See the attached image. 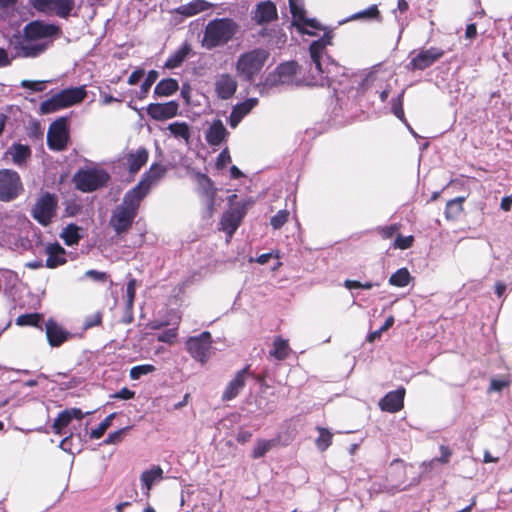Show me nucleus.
I'll return each mask as SVG.
<instances>
[{
	"label": "nucleus",
	"instance_id": "f257e3e1",
	"mask_svg": "<svg viewBox=\"0 0 512 512\" xmlns=\"http://www.w3.org/2000/svg\"><path fill=\"white\" fill-rule=\"evenodd\" d=\"M61 34V29L55 24L34 20L27 23L22 33H14L9 41L15 51V57L36 58L49 47L48 38Z\"/></svg>",
	"mask_w": 512,
	"mask_h": 512
},
{
	"label": "nucleus",
	"instance_id": "f03ea898",
	"mask_svg": "<svg viewBox=\"0 0 512 512\" xmlns=\"http://www.w3.org/2000/svg\"><path fill=\"white\" fill-rule=\"evenodd\" d=\"M239 29V24L232 18H215L205 26L201 45L206 50L223 47L235 38Z\"/></svg>",
	"mask_w": 512,
	"mask_h": 512
},
{
	"label": "nucleus",
	"instance_id": "7ed1b4c3",
	"mask_svg": "<svg viewBox=\"0 0 512 512\" xmlns=\"http://www.w3.org/2000/svg\"><path fill=\"white\" fill-rule=\"evenodd\" d=\"M141 196H136L129 190L125 193L123 201L112 212L109 225L117 235L127 233L138 214L141 202Z\"/></svg>",
	"mask_w": 512,
	"mask_h": 512
},
{
	"label": "nucleus",
	"instance_id": "20e7f679",
	"mask_svg": "<svg viewBox=\"0 0 512 512\" xmlns=\"http://www.w3.org/2000/svg\"><path fill=\"white\" fill-rule=\"evenodd\" d=\"M86 96L87 91L84 85L63 89L43 101L40 104L39 112L42 115L54 113L83 102Z\"/></svg>",
	"mask_w": 512,
	"mask_h": 512
},
{
	"label": "nucleus",
	"instance_id": "39448f33",
	"mask_svg": "<svg viewBox=\"0 0 512 512\" xmlns=\"http://www.w3.org/2000/svg\"><path fill=\"white\" fill-rule=\"evenodd\" d=\"M268 58L269 52L264 48H255L244 52L236 61V72L243 80L253 82Z\"/></svg>",
	"mask_w": 512,
	"mask_h": 512
},
{
	"label": "nucleus",
	"instance_id": "423d86ee",
	"mask_svg": "<svg viewBox=\"0 0 512 512\" xmlns=\"http://www.w3.org/2000/svg\"><path fill=\"white\" fill-rule=\"evenodd\" d=\"M110 175L104 169H79L73 176L76 189L81 192H93L105 187Z\"/></svg>",
	"mask_w": 512,
	"mask_h": 512
},
{
	"label": "nucleus",
	"instance_id": "0eeeda50",
	"mask_svg": "<svg viewBox=\"0 0 512 512\" xmlns=\"http://www.w3.org/2000/svg\"><path fill=\"white\" fill-rule=\"evenodd\" d=\"M58 197L54 193L43 192L36 199L32 209L31 216L41 226H49L57 215Z\"/></svg>",
	"mask_w": 512,
	"mask_h": 512
},
{
	"label": "nucleus",
	"instance_id": "6e6552de",
	"mask_svg": "<svg viewBox=\"0 0 512 512\" xmlns=\"http://www.w3.org/2000/svg\"><path fill=\"white\" fill-rule=\"evenodd\" d=\"M196 181L198 195L203 199L205 204L202 216L203 218H211L215 211L218 189L215 187L213 180L207 174L197 173Z\"/></svg>",
	"mask_w": 512,
	"mask_h": 512
},
{
	"label": "nucleus",
	"instance_id": "1a4fd4ad",
	"mask_svg": "<svg viewBox=\"0 0 512 512\" xmlns=\"http://www.w3.org/2000/svg\"><path fill=\"white\" fill-rule=\"evenodd\" d=\"M68 117H59L54 120L47 132V145L53 151H63L69 142Z\"/></svg>",
	"mask_w": 512,
	"mask_h": 512
},
{
	"label": "nucleus",
	"instance_id": "9d476101",
	"mask_svg": "<svg viewBox=\"0 0 512 512\" xmlns=\"http://www.w3.org/2000/svg\"><path fill=\"white\" fill-rule=\"evenodd\" d=\"M32 7L44 14L68 19L75 7V0H30Z\"/></svg>",
	"mask_w": 512,
	"mask_h": 512
},
{
	"label": "nucleus",
	"instance_id": "9b49d317",
	"mask_svg": "<svg viewBox=\"0 0 512 512\" xmlns=\"http://www.w3.org/2000/svg\"><path fill=\"white\" fill-rule=\"evenodd\" d=\"M23 191L19 174L11 169L0 170V200L9 202L17 198Z\"/></svg>",
	"mask_w": 512,
	"mask_h": 512
},
{
	"label": "nucleus",
	"instance_id": "f8f14e48",
	"mask_svg": "<svg viewBox=\"0 0 512 512\" xmlns=\"http://www.w3.org/2000/svg\"><path fill=\"white\" fill-rule=\"evenodd\" d=\"M212 343L211 333L204 331L197 336L188 338L186 349L193 359L204 364L210 358Z\"/></svg>",
	"mask_w": 512,
	"mask_h": 512
},
{
	"label": "nucleus",
	"instance_id": "ddd939ff",
	"mask_svg": "<svg viewBox=\"0 0 512 512\" xmlns=\"http://www.w3.org/2000/svg\"><path fill=\"white\" fill-rule=\"evenodd\" d=\"M166 172L167 169L165 166L153 163L149 170L143 174L139 183L129 191L136 196H141V199L143 200L149 193L151 187L162 179Z\"/></svg>",
	"mask_w": 512,
	"mask_h": 512
},
{
	"label": "nucleus",
	"instance_id": "4468645a",
	"mask_svg": "<svg viewBox=\"0 0 512 512\" xmlns=\"http://www.w3.org/2000/svg\"><path fill=\"white\" fill-rule=\"evenodd\" d=\"M413 468L412 464H407L402 459L396 458L390 463L387 479L396 487L403 488L411 484H417L420 481V477L413 478L410 484L407 483V470Z\"/></svg>",
	"mask_w": 512,
	"mask_h": 512
},
{
	"label": "nucleus",
	"instance_id": "2eb2a0df",
	"mask_svg": "<svg viewBox=\"0 0 512 512\" xmlns=\"http://www.w3.org/2000/svg\"><path fill=\"white\" fill-rule=\"evenodd\" d=\"M247 213L246 203L231 206L221 218V226L230 237L236 232Z\"/></svg>",
	"mask_w": 512,
	"mask_h": 512
},
{
	"label": "nucleus",
	"instance_id": "dca6fc26",
	"mask_svg": "<svg viewBox=\"0 0 512 512\" xmlns=\"http://www.w3.org/2000/svg\"><path fill=\"white\" fill-rule=\"evenodd\" d=\"M444 54L445 51L438 47H430L429 49L421 50L410 60L407 68L411 71L425 70L440 60Z\"/></svg>",
	"mask_w": 512,
	"mask_h": 512
},
{
	"label": "nucleus",
	"instance_id": "f3484780",
	"mask_svg": "<svg viewBox=\"0 0 512 512\" xmlns=\"http://www.w3.org/2000/svg\"><path fill=\"white\" fill-rule=\"evenodd\" d=\"M238 88L236 78L230 73H221L216 76L214 90L216 96L221 100L231 99Z\"/></svg>",
	"mask_w": 512,
	"mask_h": 512
},
{
	"label": "nucleus",
	"instance_id": "a211bd4d",
	"mask_svg": "<svg viewBox=\"0 0 512 512\" xmlns=\"http://www.w3.org/2000/svg\"><path fill=\"white\" fill-rule=\"evenodd\" d=\"M298 68L296 61L281 63L276 67L275 72L268 76L267 81L272 85L291 83L298 72Z\"/></svg>",
	"mask_w": 512,
	"mask_h": 512
},
{
	"label": "nucleus",
	"instance_id": "6ab92c4d",
	"mask_svg": "<svg viewBox=\"0 0 512 512\" xmlns=\"http://www.w3.org/2000/svg\"><path fill=\"white\" fill-rule=\"evenodd\" d=\"M248 375H253L252 372H250V365H247L243 369L239 370L235 374L234 378L228 382L221 397L222 401L226 402L236 398L245 387L246 378Z\"/></svg>",
	"mask_w": 512,
	"mask_h": 512
},
{
	"label": "nucleus",
	"instance_id": "aec40b11",
	"mask_svg": "<svg viewBox=\"0 0 512 512\" xmlns=\"http://www.w3.org/2000/svg\"><path fill=\"white\" fill-rule=\"evenodd\" d=\"M179 105L176 101L166 103H151L147 106L146 112L150 118L156 121H164L175 117L178 114Z\"/></svg>",
	"mask_w": 512,
	"mask_h": 512
},
{
	"label": "nucleus",
	"instance_id": "412c9836",
	"mask_svg": "<svg viewBox=\"0 0 512 512\" xmlns=\"http://www.w3.org/2000/svg\"><path fill=\"white\" fill-rule=\"evenodd\" d=\"M406 389L401 386L394 391L388 392L379 401V407L384 412L397 413L404 407Z\"/></svg>",
	"mask_w": 512,
	"mask_h": 512
},
{
	"label": "nucleus",
	"instance_id": "4be33fe9",
	"mask_svg": "<svg viewBox=\"0 0 512 512\" xmlns=\"http://www.w3.org/2000/svg\"><path fill=\"white\" fill-rule=\"evenodd\" d=\"M45 332L47 341L51 347H60L72 337L69 331L64 329L52 318L47 320Z\"/></svg>",
	"mask_w": 512,
	"mask_h": 512
},
{
	"label": "nucleus",
	"instance_id": "5701e85b",
	"mask_svg": "<svg viewBox=\"0 0 512 512\" xmlns=\"http://www.w3.org/2000/svg\"><path fill=\"white\" fill-rule=\"evenodd\" d=\"M278 18L276 5L272 1L257 4L252 19L258 25L268 24Z\"/></svg>",
	"mask_w": 512,
	"mask_h": 512
},
{
	"label": "nucleus",
	"instance_id": "b1692460",
	"mask_svg": "<svg viewBox=\"0 0 512 512\" xmlns=\"http://www.w3.org/2000/svg\"><path fill=\"white\" fill-rule=\"evenodd\" d=\"M47 255L45 266L49 269H55L66 264V250L58 243H49L45 248Z\"/></svg>",
	"mask_w": 512,
	"mask_h": 512
},
{
	"label": "nucleus",
	"instance_id": "393cba45",
	"mask_svg": "<svg viewBox=\"0 0 512 512\" xmlns=\"http://www.w3.org/2000/svg\"><path fill=\"white\" fill-rule=\"evenodd\" d=\"M323 72L324 73L320 75L329 86L336 83L341 85L345 78L350 77L349 70L335 62H329L326 68L323 69Z\"/></svg>",
	"mask_w": 512,
	"mask_h": 512
},
{
	"label": "nucleus",
	"instance_id": "a878e982",
	"mask_svg": "<svg viewBox=\"0 0 512 512\" xmlns=\"http://www.w3.org/2000/svg\"><path fill=\"white\" fill-rule=\"evenodd\" d=\"M229 132L220 119L214 120L205 132V140L210 146H220Z\"/></svg>",
	"mask_w": 512,
	"mask_h": 512
},
{
	"label": "nucleus",
	"instance_id": "bb28decb",
	"mask_svg": "<svg viewBox=\"0 0 512 512\" xmlns=\"http://www.w3.org/2000/svg\"><path fill=\"white\" fill-rule=\"evenodd\" d=\"M214 5L206 0H193L187 4L175 8L174 12L184 17H192L211 9Z\"/></svg>",
	"mask_w": 512,
	"mask_h": 512
},
{
	"label": "nucleus",
	"instance_id": "cd10ccee",
	"mask_svg": "<svg viewBox=\"0 0 512 512\" xmlns=\"http://www.w3.org/2000/svg\"><path fill=\"white\" fill-rule=\"evenodd\" d=\"M149 152L145 147L138 148L135 152L126 155L128 171L136 174L148 161Z\"/></svg>",
	"mask_w": 512,
	"mask_h": 512
},
{
	"label": "nucleus",
	"instance_id": "c85d7f7f",
	"mask_svg": "<svg viewBox=\"0 0 512 512\" xmlns=\"http://www.w3.org/2000/svg\"><path fill=\"white\" fill-rule=\"evenodd\" d=\"M192 52V46L185 41L175 52H173L164 64V68L175 69L182 65L188 55Z\"/></svg>",
	"mask_w": 512,
	"mask_h": 512
},
{
	"label": "nucleus",
	"instance_id": "c756f323",
	"mask_svg": "<svg viewBox=\"0 0 512 512\" xmlns=\"http://www.w3.org/2000/svg\"><path fill=\"white\" fill-rule=\"evenodd\" d=\"M292 352L291 347L287 339H283L281 336H276L273 340V348L270 350V357L277 361H283L287 359Z\"/></svg>",
	"mask_w": 512,
	"mask_h": 512
},
{
	"label": "nucleus",
	"instance_id": "7c9ffc66",
	"mask_svg": "<svg viewBox=\"0 0 512 512\" xmlns=\"http://www.w3.org/2000/svg\"><path fill=\"white\" fill-rule=\"evenodd\" d=\"M163 473V469L160 466H153L141 473L140 482L142 487L147 490V495H149L153 484L163 479Z\"/></svg>",
	"mask_w": 512,
	"mask_h": 512
},
{
	"label": "nucleus",
	"instance_id": "2f4dec72",
	"mask_svg": "<svg viewBox=\"0 0 512 512\" xmlns=\"http://www.w3.org/2000/svg\"><path fill=\"white\" fill-rule=\"evenodd\" d=\"M179 89L178 81L174 78H165L159 81L154 88V96L168 97Z\"/></svg>",
	"mask_w": 512,
	"mask_h": 512
},
{
	"label": "nucleus",
	"instance_id": "473e14b6",
	"mask_svg": "<svg viewBox=\"0 0 512 512\" xmlns=\"http://www.w3.org/2000/svg\"><path fill=\"white\" fill-rule=\"evenodd\" d=\"M13 163L20 166L31 157V149L28 145L20 143L13 144L10 148Z\"/></svg>",
	"mask_w": 512,
	"mask_h": 512
},
{
	"label": "nucleus",
	"instance_id": "72a5a7b5",
	"mask_svg": "<svg viewBox=\"0 0 512 512\" xmlns=\"http://www.w3.org/2000/svg\"><path fill=\"white\" fill-rule=\"evenodd\" d=\"M465 197L460 196L449 200L445 208V217L447 220H456L462 214Z\"/></svg>",
	"mask_w": 512,
	"mask_h": 512
},
{
	"label": "nucleus",
	"instance_id": "f704fd0d",
	"mask_svg": "<svg viewBox=\"0 0 512 512\" xmlns=\"http://www.w3.org/2000/svg\"><path fill=\"white\" fill-rule=\"evenodd\" d=\"M60 237L67 246L77 245L82 238L80 227L76 224H68L61 232Z\"/></svg>",
	"mask_w": 512,
	"mask_h": 512
},
{
	"label": "nucleus",
	"instance_id": "c9c22d12",
	"mask_svg": "<svg viewBox=\"0 0 512 512\" xmlns=\"http://www.w3.org/2000/svg\"><path fill=\"white\" fill-rule=\"evenodd\" d=\"M292 24L302 34L314 35L313 32L305 29V26H308L315 30H324V27L321 25L320 22H318L316 19L307 18L306 14H304L303 19L293 20Z\"/></svg>",
	"mask_w": 512,
	"mask_h": 512
},
{
	"label": "nucleus",
	"instance_id": "e433bc0d",
	"mask_svg": "<svg viewBox=\"0 0 512 512\" xmlns=\"http://www.w3.org/2000/svg\"><path fill=\"white\" fill-rule=\"evenodd\" d=\"M43 314L41 313H37V312H34V313H27V314H22V315H19L16 319H15V324L17 326H32V327H37V328H41V322H43Z\"/></svg>",
	"mask_w": 512,
	"mask_h": 512
},
{
	"label": "nucleus",
	"instance_id": "4c0bfd02",
	"mask_svg": "<svg viewBox=\"0 0 512 512\" xmlns=\"http://www.w3.org/2000/svg\"><path fill=\"white\" fill-rule=\"evenodd\" d=\"M278 441L276 439H258L252 452L253 459H259L265 456L273 447L277 446Z\"/></svg>",
	"mask_w": 512,
	"mask_h": 512
},
{
	"label": "nucleus",
	"instance_id": "58836bf2",
	"mask_svg": "<svg viewBox=\"0 0 512 512\" xmlns=\"http://www.w3.org/2000/svg\"><path fill=\"white\" fill-rule=\"evenodd\" d=\"M325 49L323 44L321 42L313 41L309 46V52L311 56V60L313 64L315 65V69L318 72V74H323V67L321 63V54L322 51Z\"/></svg>",
	"mask_w": 512,
	"mask_h": 512
},
{
	"label": "nucleus",
	"instance_id": "ea45409f",
	"mask_svg": "<svg viewBox=\"0 0 512 512\" xmlns=\"http://www.w3.org/2000/svg\"><path fill=\"white\" fill-rule=\"evenodd\" d=\"M411 275L407 268L398 269L389 278V284L395 287H405L411 281Z\"/></svg>",
	"mask_w": 512,
	"mask_h": 512
},
{
	"label": "nucleus",
	"instance_id": "a19ab883",
	"mask_svg": "<svg viewBox=\"0 0 512 512\" xmlns=\"http://www.w3.org/2000/svg\"><path fill=\"white\" fill-rule=\"evenodd\" d=\"M319 436L315 440V445L321 452L326 451L332 445L333 434L324 427H317Z\"/></svg>",
	"mask_w": 512,
	"mask_h": 512
},
{
	"label": "nucleus",
	"instance_id": "79ce46f5",
	"mask_svg": "<svg viewBox=\"0 0 512 512\" xmlns=\"http://www.w3.org/2000/svg\"><path fill=\"white\" fill-rule=\"evenodd\" d=\"M168 130L176 138H182L186 142L189 141L191 134L189 125L186 122H174L169 124Z\"/></svg>",
	"mask_w": 512,
	"mask_h": 512
},
{
	"label": "nucleus",
	"instance_id": "37998d69",
	"mask_svg": "<svg viewBox=\"0 0 512 512\" xmlns=\"http://www.w3.org/2000/svg\"><path fill=\"white\" fill-rule=\"evenodd\" d=\"M441 456L438 458H434L428 462H423L422 467L424 468V471H427L428 469H432L434 464L439 462L441 464H447L450 461V457L452 455V451L448 446L441 445L439 447Z\"/></svg>",
	"mask_w": 512,
	"mask_h": 512
},
{
	"label": "nucleus",
	"instance_id": "c03bdc74",
	"mask_svg": "<svg viewBox=\"0 0 512 512\" xmlns=\"http://www.w3.org/2000/svg\"><path fill=\"white\" fill-rule=\"evenodd\" d=\"M71 416L65 409L61 411L53 422L52 429L55 434L62 435L63 430L71 423Z\"/></svg>",
	"mask_w": 512,
	"mask_h": 512
},
{
	"label": "nucleus",
	"instance_id": "a18cd8bd",
	"mask_svg": "<svg viewBox=\"0 0 512 512\" xmlns=\"http://www.w3.org/2000/svg\"><path fill=\"white\" fill-rule=\"evenodd\" d=\"M116 413L109 414L99 425L97 428L92 429L90 432L91 439H100L107 429L111 426L113 419L115 418Z\"/></svg>",
	"mask_w": 512,
	"mask_h": 512
},
{
	"label": "nucleus",
	"instance_id": "49530a36",
	"mask_svg": "<svg viewBox=\"0 0 512 512\" xmlns=\"http://www.w3.org/2000/svg\"><path fill=\"white\" fill-rule=\"evenodd\" d=\"M258 104L257 98H248L245 101L236 104L233 107V110H235L238 115L242 118H244L247 114L251 112V110Z\"/></svg>",
	"mask_w": 512,
	"mask_h": 512
},
{
	"label": "nucleus",
	"instance_id": "de8ad7c7",
	"mask_svg": "<svg viewBox=\"0 0 512 512\" xmlns=\"http://www.w3.org/2000/svg\"><path fill=\"white\" fill-rule=\"evenodd\" d=\"M158 76L159 74L156 70H150L148 72L146 79L140 86L139 99H144L147 96L151 86L156 82Z\"/></svg>",
	"mask_w": 512,
	"mask_h": 512
},
{
	"label": "nucleus",
	"instance_id": "09e8293b",
	"mask_svg": "<svg viewBox=\"0 0 512 512\" xmlns=\"http://www.w3.org/2000/svg\"><path fill=\"white\" fill-rule=\"evenodd\" d=\"M380 18H381V14H380V11H379L377 5H372L369 8H367L363 11L357 12L350 17L351 20H356V19L373 20V19H380Z\"/></svg>",
	"mask_w": 512,
	"mask_h": 512
},
{
	"label": "nucleus",
	"instance_id": "8fccbe9b",
	"mask_svg": "<svg viewBox=\"0 0 512 512\" xmlns=\"http://www.w3.org/2000/svg\"><path fill=\"white\" fill-rule=\"evenodd\" d=\"M404 90L394 99H392L391 111L402 122H406L403 109Z\"/></svg>",
	"mask_w": 512,
	"mask_h": 512
},
{
	"label": "nucleus",
	"instance_id": "3c124183",
	"mask_svg": "<svg viewBox=\"0 0 512 512\" xmlns=\"http://www.w3.org/2000/svg\"><path fill=\"white\" fill-rule=\"evenodd\" d=\"M156 371V367L152 364H143V365H137L130 369V378L132 380H138L143 375H147L149 373H153Z\"/></svg>",
	"mask_w": 512,
	"mask_h": 512
},
{
	"label": "nucleus",
	"instance_id": "603ef678",
	"mask_svg": "<svg viewBox=\"0 0 512 512\" xmlns=\"http://www.w3.org/2000/svg\"><path fill=\"white\" fill-rule=\"evenodd\" d=\"M290 13L292 15L293 20L303 19L304 14H306L304 8L303 0H288Z\"/></svg>",
	"mask_w": 512,
	"mask_h": 512
},
{
	"label": "nucleus",
	"instance_id": "864d4df0",
	"mask_svg": "<svg viewBox=\"0 0 512 512\" xmlns=\"http://www.w3.org/2000/svg\"><path fill=\"white\" fill-rule=\"evenodd\" d=\"M132 428V426L123 427L117 431L111 432L108 434L107 438L104 440V444H118L122 442L127 432Z\"/></svg>",
	"mask_w": 512,
	"mask_h": 512
},
{
	"label": "nucleus",
	"instance_id": "5fc2aeb1",
	"mask_svg": "<svg viewBox=\"0 0 512 512\" xmlns=\"http://www.w3.org/2000/svg\"><path fill=\"white\" fill-rule=\"evenodd\" d=\"M289 211L286 209L279 210L270 220V224L274 229H280L289 218Z\"/></svg>",
	"mask_w": 512,
	"mask_h": 512
},
{
	"label": "nucleus",
	"instance_id": "6e6d98bb",
	"mask_svg": "<svg viewBox=\"0 0 512 512\" xmlns=\"http://www.w3.org/2000/svg\"><path fill=\"white\" fill-rule=\"evenodd\" d=\"M414 236H402L401 234H397L395 241L393 243V247L396 249L406 250L413 246Z\"/></svg>",
	"mask_w": 512,
	"mask_h": 512
},
{
	"label": "nucleus",
	"instance_id": "4d7b16f0",
	"mask_svg": "<svg viewBox=\"0 0 512 512\" xmlns=\"http://www.w3.org/2000/svg\"><path fill=\"white\" fill-rule=\"evenodd\" d=\"M401 225L398 223H394L389 226L384 227H378L377 233L381 236L382 239H391L396 235V233L399 231Z\"/></svg>",
	"mask_w": 512,
	"mask_h": 512
},
{
	"label": "nucleus",
	"instance_id": "13d9d810",
	"mask_svg": "<svg viewBox=\"0 0 512 512\" xmlns=\"http://www.w3.org/2000/svg\"><path fill=\"white\" fill-rule=\"evenodd\" d=\"M510 380L507 377L492 378L488 388V392H501L504 388L509 387Z\"/></svg>",
	"mask_w": 512,
	"mask_h": 512
},
{
	"label": "nucleus",
	"instance_id": "bf43d9fd",
	"mask_svg": "<svg viewBox=\"0 0 512 512\" xmlns=\"http://www.w3.org/2000/svg\"><path fill=\"white\" fill-rule=\"evenodd\" d=\"M102 318H103V314L100 311H98L92 315H88L84 320L83 328L85 330H88L93 327L100 326L102 324Z\"/></svg>",
	"mask_w": 512,
	"mask_h": 512
},
{
	"label": "nucleus",
	"instance_id": "052dcab7",
	"mask_svg": "<svg viewBox=\"0 0 512 512\" xmlns=\"http://www.w3.org/2000/svg\"><path fill=\"white\" fill-rule=\"evenodd\" d=\"M20 86L34 92H42L46 89V81L22 80Z\"/></svg>",
	"mask_w": 512,
	"mask_h": 512
},
{
	"label": "nucleus",
	"instance_id": "680f3d73",
	"mask_svg": "<svg viewBox=\"0 0 512 512\" xmlns=\"http://www.w3.org/2000/svg\"><path fill=\"white\" fill-rule=\"evenodd\" d=\"M127 293V307L131 311L133 307V303L136 296V280L134 278L130 279L127 283L126 288Z\"/></svg>",
	"mask_w": 512,
	"mask_h": 512
},
{
	"label": "nucleus",
	"instance_id": "e2e57ef3",
	"mask_svg": "<svg viewBox=\"0 0 512 512\" xmlns=\"http://www.w3.org/2000/svg\"><path fill=\"white\" fill-rule=\"evenodd\" d=\"M177 337V327L167 329L157 336L159 342L172 344Z\"/></svg>",
	"mask_w": 512,
	"mask_h": 512
},
{
	"label": "nucleus",
	"instance_id": "0e129e2a",
	"mask_svg": "<svg viewBox=\"0 0 512 512\" xmlns=\"http://www.w3.org/2000/svg\"><path fill=\"white\" fill-rule=\"evenodd\" d=\"M230 162H231V156H230L229 150H228V148H225L219 153V155L216 159L215 165H216L217 169L222 170Z\"/></svg>",
	"mask_w": 512,
	"mask_h": 512
},
{
	"label": "nucleus",
	"instance_id": "69168bd1",
	"mask_svg": "<svg viewBox=\"0 0 512 512\" xmlns=\"http://www.w3.org/2000/svg\"><path fill=\"white\" fill-rule=\"evenodd\" d=\"M85 275L98 282H105L108 278V275L105 272H99L97 270H88L86 271Z\"/></svg>",
	"mask_w": 512,
	"mask_h": 512
},
{
	"label": "nucleus",
	"instance_id": "338daca9",
	"mask_svg": "<svg viewBox=\"0 0 512 512\" xmlns=\"http://www.w3.org/2000/svg\"><path fill=\"white\" fill-rule=\"evenodd\" d=\"M113 397L117 398V399L130 400V399H133L135 397V392L130 390L127 387H123L118 392H116L113 395Z\"/></svg>",
	"mask_w": 512,
	"mask_h": 512
},
{
	"label": "nucleus",
	"instance_id": "774afa93",
	"mask_svg": "<svg viewBox=\"0 0 512 512\" xmlns=\"http://www.w3.org/2000/svg\"><path fill=\"white\" fill-rule=\"evenodd\" d=\"M14 58L15 55L10 57L7 50L0 47V68L10 66Z\"/></svg>",
	"mask_w": 512,
	"mask_h": 512
}]
</instances>
